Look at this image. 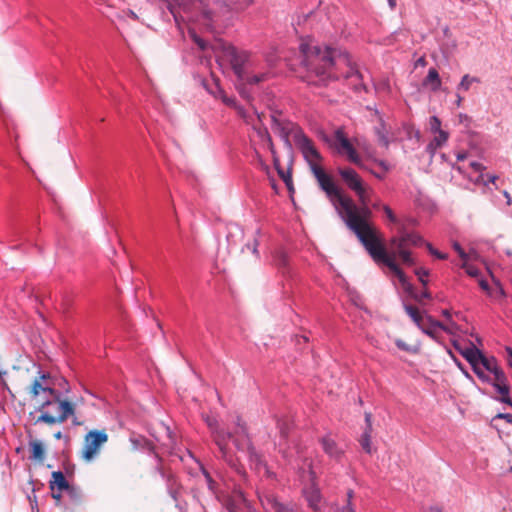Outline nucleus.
I'll return each instance as SVG.
<instances>
[{
    "instance_id": "1",
    "label": "nucleus",
    "mask_w": 512,
    "mask_h": 512,
    "mask_svg": "<svg viewBox=\"0 0 512 512\" xmlns=\"http://www.w3.org/2000/svg\"><path fill=\"white\" fill-rule=\"evenodd\" d=\"M294 141L320 189L326 194L346 226L357 236L372 260L378 265L383 264L388 267L404 284L405 274L394 263L393 257L386 253L382 233L371 223L372 211L368 207L367 187L359 174L352 168L338 170L347 187L357 195L360 203L357 205L350 196L342 192L333 177L324 170L322 155L301 129L295 133Z\"/></svg>"
},
{
    "instance_id": "2",
    "label": "nucleus",
    "mask_w": 512,
    "mask_h": 512,
    "mask_svg": "<svg viewBox=\"0 0 512 512\" xmlns=\"http://www.w3.org/2000/svg\"><path fill=\"white\" fill-rule=\"evenodd\" d=\"M299 50L302 55V65L308 73L318 78L319 83L326 84L330 80L340 78L353 79L357 85L361 81V74L346 52L336 51L325 46L314 44L313 39H302Z\"/></svg>"
},
{
    "instance_id": "3",
    "label": "nucleus",
    "mask_w": 512,
    "mask_h": 512,
    "mask_svg": "<svg viewBox=\"0 0 512 512\" xmlns=\"http://www.w3.org/2000/svg\"><path fill=\"white\" fill-rule=\"evenodd\" d=\"M251 3L252 0H244L229 6L222 0H208L207 3L202 0H170L168 9L177 23L190 22L213 32L219 26L222 14L230 10H244Z\"/></svg>"
},
{
    "instance_id": "4",
    "label": "nucleus",
    "mask_w": 512,
    "mask_h": 512,
    "mask_svg": "<svg viewBox=\"0 0 512 512\" xmlns=\"http://www.w3.org/2000/svg\"><path fill=\"white\" fill-rule=\"evenodd\" d=\"M39 411L41 415L37 418L36 423L62 424L75 414V406L72 402L62 399L61 393L57 391L41 402Z\"/></svg>"
},
{
    "instance_id": "5",
    "label": "nucleus",
    "mask_w": 512,
    "mask_h": 512,
    "mask_svg": "<svg viewBox=\"0 0 512 512\" xmlns=\"http://www.w3.org/2000/svg\"><path fill=\"white\" fill-rule=\"evenodd\" d=\"M453 345L454 348L468 361L474 373L480 380L489 382L490 378L485 374V371L494 374L500 369L495 357H486L483 352L473 344L463 347L459 343L453 342Z\"/></svg>"
},
{
    "instance_id": "6",
    "label": "nucleus",
    "mask_w": 512,
    "mask_h": 512,
    "mask_svg": "<svg viewBox=\"0 0 512 512\" xmlns=\"http://www.w3.org/2000/svg\"><path fill=\"white\" fill-rule=\"evenodd\" d=\"M215 55L220 63H228L239 80H244L246 67L250 65L251 55L233 45L219 42L214 47Z\"/></svg>"
},
{
    "instance_id": "7",
    "label": "nucleus",
    "mask_w": 512,
    "mask_h": 512,
    "mask_svg": "<svg viewBox=\"0 0 512 512\" xmlns=\"http://www.w3.org/2000/svg\"><path fill=\"white\" fill-rule=\"evenodd\" d=\"M108 441V435L105 430H91L85 437L81 450V458L86 462H91L100 454L102 446Z\"/></svg>"
},
{
    "instance_id": "8",
    "label": "nucleus",
    "mask_w": 512,
    "mask_h": 512,
    "mask_svg": "<svg viewBox=\"0 0 512 512\" xmlns=\"http://www.w3.org/2000/svg\"><path fill=\"white\" fill-rule=\"evenodd\" d=\"M330 145L341 155H346L347 159L357 165L358 167H364L359 154L348 139L345 131L342 128L335 130L333 135V142Z\"/></svg>"
},
{
    "instance_id": "9",
    "label": "nucleus",
    "mask_w": 512,
    "mask_h": 512,
    "mask_svg": "<svg viewBox=\"0 0 512 512\" xmlns=\"http://www.w3.org/2000/svg\"><path fill=\"white\" fill-rule=\"evenodd\" d=\"M56 385V379L49 372L40 371L39 376L31 384L30 395L34 399L40 396H43V400L47 399L58 391L55 388Z\"/></svg>"
},
{
    "instance_id": "10",
    "label": "nucleus",
    "mask_w": 512,
    "mask_h": 512,
    "mask_svg": "<svg viewBox=\"0 0 512 512\" xmlns=\"http://www.w3.org/2000/svg\"><path fill=\"white\" fill-rule=\"evenodd\" d=\"M382 238L384 239V237L382 236ZM383 242L385 243V241L383 240ZM390 245L392 247L395 248V250L391 253H389L388 251H386V253L389 255V256H392L393 259H394V263L398 266V268L403 271L400 266L397 264L396 262V258L398 257L403 264L405 265H408V266H412L415 264V260L414 258L412 257V253L411 251L408 249L409 247V243L408 241H406L402 231H400V235L399 236H393L390 241H389ZM385 247V250L386 249V246L384 245ZM404 274V272H402Z\"/></svg>"
},
{
    "instance_id": "11",
    "label": "nucleus",
    "mask_w": 512,
    "mask_h": 512,
    "mask_svg": "<svg viewBox=\"0 0 512 512\" xmlns=\"http://www.w3.org/2000/svg\"><path fill=\"white\" fill-rule=\"evenodd\" d=\"M49 488L51 491L60 490L65 491L73 502H77L80 499V491L77 487L70 485L66 477L61 471H54L49 481Z\"/></svg>"
},
{
    "instance_id": "12",
    "label": "nucleus",
    "mask_w": 512,
    "mask_h": 512,
    "mask_svg": "<svg viewBox=\"0 0 512 512\" xmlns=\"http://www.w3.org/2000/svg\"><path fill=\"white\" fill-rule=\"evenodd\" d=\"M206 422L212 431L213 439H214L216 445L218 446L222 457L226 461L231 462V459H230V456L228 453V449H227V444H228V441L232 438V434L229 432H226L224 430H219L217 428V422L214 419L207 418Z\"/></svg>"
},
{
    "instance_id": "13",
    "label": "nucleus",
    "mask_w": 512,
    "mask_h": 512,
    "mask_svg": "<svg viewBox=\"0 0 512 512\" xmlns=\"http://www.w3.org/2000/svg\"><path fill=\"white\" fill-rule=\"evenodd\" d=\"M310 478L311 483L308 487L303 488V496L308 502V505L310 508H312L315 512H318L320 510V503H321V492L320 489L316 483V474L311 469L310 472Z\"/></svg>"
},
{
    "instance_id": "14",
    "label": "nucleus",
    "mask_w": 512,
    "mask_h": 512,
    "mask_svg": "<svg viewBox=\"0 0 512 512\" xmlns=\"http://www.w3.org/2000/svg\"><path fill=\"white\" fill-rule=\"evenodd\" d=\"M455 327V323H451V325H444L439 321L433 320L430 316H426L423 322L418 326V328L433 339L437 338L439 330L452 334Z\"/></svg>"
},
{
    "instance_id": "15",
    "label": "nucleus",
    "mask_w": 512,
    "mask_h": 512,
    "mask_svg": "<svg viewBox=\"0 0 512 512\" xmlns=\"http://www.w3.org/2000/svg\"><path fill=\"white\" fill-rule=\"evenodd\" d=\"M494 375V382L492 383L495 390L501 395V402L508 404L512 407V400L510 398V388L507 384V377L503 370L500 368Z\"/></svg>"
},
{
    "instance_id": "16",
    "label": "nucleus",
    "mask_w": 512,
    "mask_h": 512,
    "mask_svg": "<svg viewBox=\"0 0 512 512\" xmlns=\"http://www.w3.org/2000/svg\"><path fill=\"white\" fill-rule=\"evenodd\" d=\"M29 447V459L31 461L42 463L45 460V447L43 443L38 439H30L28 442Z\"/></svg>"
},
{
    "instance_id": "17",
    "label": "nucleus",
    "mask_w": 512,
    "mask_h": 512,
    "mask_svg": "<svg viewBox=\"0 0 512 512\" xmlns=\"http://www.w3.org/2000/svg\"><path fill=\"white\" fill-rule=\"evenodd\" d=\"M320 443L324 452L332 458H339L342 451L338 448L336 442L330 437L325 436L321 438Z\"/></svg>"
},
{
    "instance_id": "18",
    "label": "nucleus",
    "mask_w": 512,
    "mask_h": 512,
    "mask_svg": "<svg viewBox=\"0 0 512 512\" xmlns=\"http://www.w3.org/2000/svg\"><path fill=\"white\" fill-rule=\"evenodd\" d=\"M441 78L438 71L435 68L428 70L427 76L423 80L424 86H429L432 91L436 92L441 88Z\"/></svg>"
},
{
    "instance_id": "19",
    "label": "nucleus",
    "mask_w": 512,
    "mask_h": 512,
    "mask_svg": "<svg viewBox=\"0 0 512 512\" xmlns=\"http://www.w3.org/2000/svg\"><path fill=\"white\" fill-rule=\"evenodd\" d=\"M365 420H366L367 428L364 431L363 435L361 436L360 444H361L362 448L367 453L370 454L372 452V447H371V431H372L371 414L367 413L366 416H365Z\"/></svg>"
},
{
    "instance_id": "20",
    "label": "nucleus",
    "mask_w": 512,
    "mask_h": 512,
    "mask_svg": "<svg viewBox=\"0 0 512 512\" xmlns=\"http://www.w3.org/2000/svg\"><path fill=\"white\" fill-rule=\"evenodd\" d=\"M436 136L433 138V140L427 145V151L434 155L436 150L440 148L443 144H445L449 138V135L446 131L440 130L435 133Z\"/></svg>"
},
{
    "instance_id": "21",
    "label": "nucleus",
    "mask_w": 512,
    "mask_h": 512,
    "mask_svg": "<svg viewBox=\"0 0 512 512\" xmlns=\"http://www.w3.org/2000/svg\"><path fill=\"white\" fill-rule=\"evenodd\" d=\"M401 231H402L406 241H408L409 246L419 247L422 245L425 246V243H427L423 239V237L417 232H406L404 230H401Z\"/></svg>"
},
{
    "instance_id": "22",
    "label": "nucleus",
    "mask_w": 512,
    "mask_h": 512,
    "mask_svg": "<svg viewBox=\"0 0 512 512\" xmlns=\"http://www.w3.org/2000/svg\"><path fill=\"white\" fill-rule=\"evenodd\" d=\"M267 504L275 511V512H294L293 507L285 505L281 503L274 496H270L266 498Z\"/></svg>"
},
{
    "instance_id": "23",
    "label": "nucleus",
    "mask_w": 512,
    "mask_h": 512,
    "mask_svg": "<svg viewBox=\"0 0 512 512\" xmlns=\"http://www.w3.org/2000/svg\"><path fill=\"white\" fill-rule=\"evenodd\" d=\"M404 309L417 326H419L426 317L421 314L420 310L416 306L405 305Z\"/></svg>"
},
{
    "instance_id": "24",
    "label": "nucleus",
    "mask_w": 512,
    "mask_h": 512,
    "mask_svg": "<svg viewBox=\"0 0 512 512\" xmlns=\"http://www.w3.org/2000/svg\"><path fill=\"white\" fill-rule=\"evenodd\" d=\"M494 287H490V290L488 291L487 295L494 299V300H500L506 296L503 286L500 284L499 281L494 282Z\"/></svg>"
},
{
    "instance_id": "25",
    "label": "nucleus",
    "mask_w": 512,
    "mask_h": 512,
    "mask_svg": "<svg viewBox=\"0 0 512 512\" xmlns=\"http://www.w3.org/2000/svg\"><path fill=\"white\" fill-rule=\"evenodd\" d=\"M480 79L477 77H472L468 74H465L460 83L458 84L457 89L459 91H468L473 83H479Z\"/></svg>"
},
{
    "instance_id": "26",
    "label": "nucleus",
    "mask_w": 512,
    "mask_h": 512,
    "mask_svg": "<svg viewBox=\"0 0 512 512\" xmlns=\"http://www.w3.org/2000/svg\"><path fill=\"white\" fill-rule=\"evenodd\" d=\"M498 179L497 175L494 174H483L481 172L473 182L477 185L487 186L489 183L495 184Z\"/></svg>"
},
{
    "instance_id": "27",
    "label": "nucleus",
    "mask_w": 512,
    "mask_h": 512,
    "mask_svg": "<svg viewBox=\"0 0 512 512\" xmlns=\"http://www.w3.org/2000/svg\"><path fill=\"white\" fill-rule=\"evenodd\" d=\"M376 134H377L379 142L383 146L388 147V145H389L388 133H387V130H386L383 122H381V127L376 129Z\"/></svg>"
},
{
    "instance_id": "28",
    "label": "nucleus",
    "mask_w": 512,
    "mask_h": 512,
    "mask_svg": "<svg viewBox=\"0 0 512 512\" xmlns=\"http://www.w3.org/2000/svg\"><path fill=\"white\" fill-rule=\"evenodd\" d=\"M216 97L220 98L222 102L229 107H236V99L226 95L223 89L218 88Z\"/></svg>"
},
{
    "instance_id": "29",
    "label": "nucleus",
    "mask_w": 512,
    "mask_h": 512,
    "mask_svg": "<svg viewBox=\"0 0 512 512\" xmlns=\"http://www.w3.org/2000/svg\"><path fill=\"white\" fill-rule=\"evenodd\" d=\"M415 274L423 286H426L428 284V278L430 275V272L428 269H426L424 267L417 268L415 270Z\"/></svg>"
},
{
    "instance_id": "30",
    "label": "nucleus",
    "mask_w": 512,
    "mask_h": 512,
    "mask_svg": "<svg viewBox=\"0 0 512 512\" xmlns=\"http://www.w3.org/2000/svg\"><path fill=\"white\" fill-rule=\"evenodd\" d=\"M425 247L432 256L439 260H446L448 258V254L440 252L439 250L435 249L430 242L425 243Z\"/></svg>"
},
{
    "instance_id": "31",
    "label": "nucleus",
    "mask_w": 512,
    "mask_h": 512,
    "mask_svg": "<svg viewBox=\"0 0 512 512\" xmlns=\"http://www.w3.org/2000/svg\"><path fill=\"white\" fill-rule=\"evenodd\" d=\"M248 452H249V459H250L251 463L255 464L256 467L262 465L261 456L258 453H256L254 448L250 445L248 447Z\"/></svg>"
},
{
    "instance_id": "32",
    "label": "nucleus",
    "mask_w": 512,
    "mask_h": 512,
    "mask_svg": "<svg viewBox=\"0 0 512 512\" xmlns=\"http://www.w3.org/2000/svg\"><path fill=\"white\" fill-rule=\"evenodd\" d=\"M189 35L201 50L206 49V47H207L206 42L196 34L194 29H192V28L189 29Z\"/></svg>"
},
{
    "instance_id": "33",
    "label": "nucleus",
    "mask_w": 512,
    "mask_h": 512,
    "mask_svg": "<svg viewBox=\"0 0 512 512\" xmlns=\"http://www.w3.org/2000/svg\"><path fill=\"white\" fill-rule=\"evenodd\" d=\"M267 78V75L262 73L259 75H253V76H247L245 74V78L243 81L247 82L248 84H258L262 81H264Z\"/></svg>"
},
{
    "instance_id": "34",
    "label": "nucleus",
    "mask_w": 512,
    "mask_h": 512,
    "mask_svg": "<svg viewBox=\"0 0 512 512\" xmlns=\"http://www.w3.org/2000/svg\"><path fill=\"white\" fill-rule=\"evenodd\" d=\"M430 129L433 133H436L441 129V121L437 116H431L429 120Z\"/></svg>"
},
{
    "instance_id": "35",
    "label": "nucleus",
    "mask_w": 512,
    "mask_h": 512,
    "mask_svg": "<svg viewBox=\"0 0 512 512\" xmlns=\"http://www.w3.org/2000/svg\"><path fill=\"white\" fill-rule=\"evenodd\" d=\"M382 210L384 211L385 215L387 216L390 222L396 223L398 221L396 215L394 214L390 206L384 204L382 205Z\"/></svg>"
},
{
    "instance_id": "36",
    "label": "nucleus",
    "mask_w": 512,
    "mask_h": 512,
    "mask_svg": "<svg viewBox=\"0 0 512 512\" xmlns=\"http://www.w3.org/2000/svg\"><path fill=\"white\" fill-rule=\"evenodd\" d=\"M452 247L453 249L457 252V254L459 255V257L463 260V261H467L468 260V255L467 253L464 251V249L461 247V245L458 243V242H453L452 244Z\"/></svg>"
},
{
    "instance_id": "37",
    "label": "nucleus",
    "mask_w": 512,
    "mask_h": 512,
    "mask_svg": "<svg viewBox=\"0 0 512 512\" xmlns=\"http://www.w3.org/2000/svg\"><path fill=\"white\" fill-rule=\"evenodd\" d=\"M462 267L465 269L466 273L471 277H478L480 273L479 269L473 265L464 263Z\"/></svg>"
},
{
    "instance_id": "38",
    "label": "nucleus",
    "mask_w": 512,
    "mask_h": 512,
    "mask_svg": "<svg viewBox=\"0 0 512 512\" xmlns=\"http://www.w3.org/2000/svg\"><path fill=\"white\" fill-rule=\"evenodd\" d=\"M373 161H374L375 164H377L379 166L381 171H383L384 173L389 172L390 165L385 160L373 159Z\"/></svg>"
},
{
    "instance_id": "39",
    "label": "nucleus",
    "mask_w": 512,
    "mask_h": 512,
    "mask_svg": "<svg viewBox=\"0 0 512 512\" xmlns=\"http://www.w3.org/2000/svg\"><path fill=\"white\" fill-rule=\"evenodd\" d=\"M238 428L240 432V438L243 442L249 443V437L246 431V427L244 424H240V421L238 422Z\"/></svg>"
},
{
    "instance_id": "40",
    "label": "nucleus",
    "mask_w": 512,
    "mask_h": 512,
    "mask_svg": "<svg viewBox=\"0 0 512 512\" xmlns=\"http://www.w3.org/2000/svg\"><path fill=\"white\" fill-rule=\"evenodd\" d=\"M347 497H348V504H347V506H345L342 509V512H355L354 508L351 505V499L353 497V491L352 490H349L347 492Z\"/></svg>"
},
{
    "instance_id": "41",
    "label": "nucleus",
    "mask_w": 512,
    "mask_h": 512,
    "mask_svg": "<svg viewBox=\"0 0 512 512\" xmlns=\"http://www.w3.org/2000/svg\"><path fill=\"white\" fill-rule=\"evenodd\" d=\"M470 167L475 171V172H483L485 170V167L479 163V162H476V161H472L470 162Z\"/></svg>"
},
{
    "instance_id": "42",
    "label": "nucleus",
    "mask_w": 512,
    "mask_h": 512,
    "mask_svg": "<svg viewBox=\"0 0 512 512\" xmlns=\"http://www.w3.org/2000/svg\"><path fill=\"white\" fill-rule=\"evenodd\" d=\"M63 492L64 491H60V490L51 491L52 498L56 501L57 505H59L61 503Z\"/></svg>"
},
{
    "instance_id": "43",
    "label": "nucleus",
    "mask_w": 512,
    "mask_h": 512,
    "mask_svg": "<svg viewBox=\"0 0 512 512\" xmlns=\"http://www.w3.org/2000/svg\"><path fill=\"white\" fill-rule=\"evenodd\" d=\"M505 351H506V354H507V357H506L507 365L510 368H512V347L506 346L505 347Z\"/></svg>"
},
{
    "instance_id": "44",
    "label": "nucleus",
    "mask_w": 512,
    "mask_h": 512,
    "mask_svg": "<svg viewBox=\"0 0 512 512\" xmlns=\"http://www.w3.org/2000/svg\"><path fill=\"white\" fill-rule=\"evenodd\" d=\"M496 418L505 420L507 423L512 424V414L510 413H499Z\"/></svg>"
},
{
    "instance_id": "45",
    "label": "nucleus",
    "mask_w": 512,
    "mask_h": 512,
    "mask_svg": "<svg viewBox=\"0 0 512 512\" xmlns=\"http://www.w3.org/2000/svg\"><path fill=\"white\" fill-rule=\"evenodd\" d=\"M362 168H363V169L368 170L371 174H373L376 178H378V179H380V180H382V179H384V178H385L386 173H384L383 171H381V172H376V171H373V170H371V169L367 168L366 166H364V167H362Z\"/></svg>"
},
{
    "instance_id": "46",
    "label": "nucleus",
    "mask_w": 512,
    "mask_h": 512,
    "mask_svg": "<svg viewBox=\"0 0 512 512\" xmlns=\"http://www.w3.org/2000/svg\"><path fill=\"white\" fill-rule=\"evenodd\" d=\"M478 284L480 286V288L486 292V294L488 293V291L490 290V286L488 284V282L485 280V279H479L478 281Z\"/></svg>"
},
{
    "instance_id": "47",
    "label": "nucleus",
    "mask_w": 512,
    "mask_h": 512,
    "mask_svg": "<svg viewBox=\"0 0 512 512\" xmlns=\"http://www.w3.org/2000/svg\"><path fill=\"white\" fill-rule=\"evenodd\" d=\"M203 474L208 482V486L210 489H213V485H214V481L212 479V477L210 476V474L205 470L203 469Z\"/></svg>"
},
{
    "instance_id": "48",
    "label": "nucleus",
    "mask_w": 512,
    "mask_h": 512,
    "mask_svg": "<svg viewBox=\"0 0 512 512\" xmlns=\"http://www.w3.org/2000/svg\"><path fill=\"white\" fill-rule=\"evenodd\" d=\"M238 114L242 117V118H246V113H245V109L242 107V106H239L236 104V107H234Z\"/></svg>"
},
{
    "instance_id": "49",
    "label": "nucleus",
    "mask_w": 512,
    "mask_h": 512,
    "mask_svg": "<svg viewBox=\"0 0 512 512\" xmlns=\"http://www.w3.org/2000/svg\"><path fill=\"white\" fill-rule=\"evenodd\" d=\"M442 315H443L447 320H449V321H450V323H449L448 325H451V323H453V322L451 321V313H450V311H449V310H447V309L442 310Z\"/></svg>"
},
{
    "instance_id": "50",
    "label": "nucleus",
    "mask_w": 512,
    "mask_h": 512,
    "mask_svg": "<svg viewBox=\"0 0 512 512\" xmlns=\"http://www.w3.org/2000/svg\"><path fill=\"white\" fill-rule=\"evenodd\" d=\"M54 437L57 439V440H60V439H66L68 440V436L67 435H64L61 431H58L54 434Z\"/></svg>"
},
{
    "instance_id": "51",
    "label": "nucleus",
    "mask_w": 512,
    "mask_h": 512,
    "mask_svg": "<svg viewBox=\"0 0 512 512\" xmlns=\"http://www.w3.org/2000/svg\"><path fill=\"white\" fill-rule=\"evenodd\" d=\"M503 195H504V197H505V199L507 201V205L510 206L511 203H512V199H511L510 194L505 190V191H503Z\"/></svg>"
},
{
    "instance_id": "52",
    "label": "nucleus",
    "mask_w": 512,
    "mask_h": 512,
    "mask_svg": "<svg viewBox=\"0 0 512 512\" xmlns=\"http://www.w3.org/2000/svg\"><path fill=\"white\" fill-rule=\"evenodd\" d=\"M466 157H467L466 153H458L457 154L458 161H463L464 159H466Z\"/></svg>"
},
{
    "instance_id": "53",
    "label": "nucleus",
    "mask_w": 512,
    "mask_h": 512,
    "mask_svg": "<svg viewBox=\"0 0 512 512\" xmlns=\"http://www.w3.org/2000/svg\"><path fill=\"white\" fill-rule=\"evenodd\" d=\"M462 101H463V97H461L459 94H457V99H456V105H457V107H460V106H461Z\"/></svg>"
},
{
    "instance_id": "54",
    "label": "nucleus",
    "mask_w": 512,
    "mask_h": 512,
    "mask_svg": "<svg viewBox=\"0 0 512 512\" xmlns=\"http://www.w3.org/2000/svg\"><path fill=\"white\" fill-rule=\"evenodd\" d=\"M234 444L235 446L240 449L242 447V443L240 442V439L239 438H235L234 439Z\"/></svg>"
},
{
    "instance_id": "55",
    "label": "nucleus",
    "mask_w": 512,
    "mask_h": 512,
    "mask_svg": "<svg viewBox=\"0 0 512 512\" xmlns=\"http://www.w3.org/2000/svg\"><path fill=\"white\" fill-rule=\"evenodd\" d=\"M428 512H443L440 508L438 507H431Z\"/></svg>"
},
{
    "instance_id": "56",
    "label": "nucleus",
    "mask_w": 512,
    "mask_h": 512,
    "mask_svg": "<svg viewBox=\"0 0 512 512\" xmlns=\"http://www.w3.org/2000/svg\"><path fill=\"white\" fill-rule=\"evenodd\" d=\"M421 298H427V299L430 298V293L427 291L422 292Z\"/></svg>"
},
{
    "instance_id": "57",
    "label": "nucleus",
    "mask_w": 512,
    "mask_h": 512,
    "mask_svg": "<svg viewBox=\"0 0 512 512\" xmlns=\"http://www.w3.org/2000/svg\"><path fill=\"white\" fill-rule=\"evenodd\" d=\"M391 7L395 6V0H388Z\"/></svg>"
},
{
    "instance_id": "58",
    "label": "nucleus",
    "mask_w": 512,
    "mask_h": 512,
    "mask_svg": "<svg viewBox=\"0 0 512 512\" xmlns=\"http://www.w3.org/2000/svg\"><path fill=\"white\" fill-rule=\"evenodd\" d=\"M380 207V203L379 202H376L373 204V208L377 209Z\"/></svg>"
},
{
    "instance_id": "59",
    "label": "nucleus",
    "mask_w": 512,
    "mask_h": 512,
    "mask_svg": "<svg viewBox=\"0 0 512 512\" xmlns=\"http://www.w3.org/2000/svg\"><path fill=\"white\" fill-rule=\"evenodd\" d=\"M418 62H419L420 64H422V65H424V64H425V60H424V58H420V59L418 60Z\"/></svg>"
},
{
    "instance_id": "60",
    "label": "nucleus",
    "mask_w": 512,
    "mask_h": 512,
    "mask_svg": "<svg viewBox=\"0 0 512 512\" xmlns=\"http://www.w3.org/2000/svg\"><path fill=\"white\" fill-rule=\"evenodd\" d=\"M61 383H63L65 386H68V382L65 379H61Z\"/></svg>"
},
{
    "instance_id": "61",
    "label": "nucleus",
    "mask_w": 512,
    "mask_h": 512,
    "mask_svg": "<svg viewBox=\"0 0 512 512\" xmlns=\"http://www.w3.org/2000/svg\"><path fill=\"white\" fill-rule=\"evenodd\" d=\"M456 169H457L459 172H462L461 167H457Z\"/></svg>"
},
{
    "instance_id": "62",
    "label": "nucleus",
    "mask_w": 512,
    "mask_h": 512,
    "mask_svg": "<svg viewBox=\"0 0 512 512\" xmlns=\"http://www.w3.org/2000/svg\"><path fill=\"white\" fill-rule=\"evenodd\" d=\"M457 365H458V367H459L460 369H462V365H461V363H457Z\"/></svg>"
},
{
    "instance_id": "63",
    "label": "nucleus",
    "mask_w": 512,
    "mask_h": 512,
    "mask_svg": "<svg viewBox=\"0 0 512 512\" xmlns=\"http://www.w3.org/2000/svg\"><path fill=\"white\" fill-rule=\"evenodd\" d=\"M464 374L467 376V377H470L469 376V373L467 371L464 372Z\"/></svg>"
},
{
    "instance_id": "64",
    "label": "nucleus",
    "mask_w": 512,
    "mask_h": 512,
    "mask_svg": "<svg viewBox=\"0 0 512 512\" xmlns=\"http://www.w3.org/2000/svg\"><path fill=\"white\" fill-rule=\"evenodd\" d=\"M511 470H512V467H511Z\"/></svg>"
}]
</instances>
